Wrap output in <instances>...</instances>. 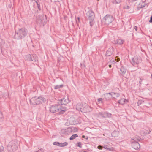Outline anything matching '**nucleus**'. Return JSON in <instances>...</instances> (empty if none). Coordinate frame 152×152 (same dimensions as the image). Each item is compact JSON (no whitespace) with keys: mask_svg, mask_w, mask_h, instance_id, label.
<instances>
[{"mask_svg":"<svg viewBox=\"0 0 152 152\" xmlns=\"http://www.w3.org/2000/svg\"><path fill=\"white\" fill-rule=\"evenodd\" d=\"M27 33V30L25 28L20 29L18 32H15L14 38L18 40L21 39L26 37Z\"/></svg>","mask_w":152,"mask_h":152,"instance_id":"f257e3e1","label":"nucleus"},{"mask_svg":"<svg viewBox=\"0 0 152 152\" xmlns=\"http://www.w3.org/2000/svg\"><path fill=\"white\" fill-rule=\"evenodd\" d=\"M76 108L77 110L83 112H87L91 111V108L86 103L83 104L81 103H79L76 106Z\"/></svg>","mask_w":152,"mask_h":152,"instance_id":"f03ea898","label":"nucleus"},{"mask_svg":"<svg viewBox=\"0 0 152 152\" xmlns=\"http://www.w3.org/2000/svg\"><path fill=\"white\" fill-rule=\"evenodd\" d=\"M45 101V99L42 97H34L30 100L31 104L32 105H38L44 103Z\"/></svg>","mask_w":152,"mask_h":152,"instance_id":"7ed1b4c3","label":"nucleus"},{"mask_svg":"<svg viewBox=\"0 0 152 152\" xmlns=\"http://www.w3.org/2000/svg\"><path fill=\"white\" fill-rule=\"evenodd\" d=\"M18 148V145L15 141L10 142L7 147V150L9 152H14Z\"/></svg>","mask_w":152,"mask_h":152,"instance_id":"20e7f679","label":"nucleus"},{"mask_svg":"<svg viewBox=\"0 0 152 152\" xmlns=\"http://www.w3.org/2000/svg\"><path fill=\"white\" fill-rule=\"evenodd\" d=\"M47 17L45 15H39L37 18V23L40 26H44L47 22Z\"/></svg>","mask_w":152,"mask_h":152,"instance_id":"39448f33","label":"nucleus"},{"mask_svg":"<svg viewBox=\"0 0 152 152\" xmlns=\"http://www.w3.org/2000/svg\"><path fill=\"white\" fill-rule=\"evenodd\" d=\"M141 138L138 137L136 139L135 138L132 139L131 141V145L132 147L135 150H138L140 148V145L138 142L136 141V139L137 141L140 140Z\"/></svg>","mask_w":152,"mask_h":152,"instance_id":"423d86ee","label":"nucleus"},{"mask_svg":"<svg viewBox=\"0 0 152 152\" xmlns=\"http://www.w3.org/2000/svg\"><path fill=\"white\" fill-rule=\"evenodd\" d=\"M86 15L88 19L90 20V25L91 26H92L94 24L93 20L95 16V14L92 10H89L87 12Z\"/></svg>","mask_w":152,"mask_h":152,"instance_id":"0eeeda50","label":"nucleus"},{"mask_svg":"<svg viewBox=\"0 0 152 152\" xmlns=\"http://www.w3.org/2000/svg\"><path fill=\"white\" fill-rule=\"evenodd\" d=\"M113 16L110 15H107L103 19V21L105 24L108 25L113 20Z\"/></svg>","mask_w":152,"mask_h":152,"instance_id":"6e6552de","label":"nucleus"},{"mask_svg":"<svg viewBox=\"0 0 152 152\" xmlns=\"http://www.w3.org/2000/svg\"><path fill=\"white\" fill-rule=\"evenodd\" d=\"M141 61L140 57L139 56H136L132 58L131 62L133 66H135L140 63Z\"/></svg>","mask_w":152,"mask_h":152,"instance_id":"1a4fd4ad","label":"nucleus"},{"mask_svg":"<svg viewBox=\"0 0 152 152\" xmlns=\"http://www.w3.org/2000/svg\"><path fill=\"white\" fill-rule=\"evenodd\" d=\"M77 129L75 128H68L65 129H62L61 130V133L62 134L65 135L69 134H70L73 131H75L77 130Z\"/></svg>","mask_w":152,"mask_h":152,"instance_id":"9d476101","label":"nucleus"},{"mask_svg":"<svg viewBox=\"0 0 152 152\" xmlns=\"http://www.w3.org/2000/svg\"><path fill=\"white\" fill-rule=\"evenodd\" d=\"M25 58L26 60L29 61L36 62L38 60L37 57L35 55L32 56L31 54H28L26 56Z\"/></svg>","mask_w":152,"mask_h":152,"instance_id":"9b49d317","label":"nucleus"},{"mask_svg":"<svg viewBox=\"0 0 152 152\" xmlns=\"http://www.w3.org/2000/svg\"><path fill=\"white\" fill-rule=\"evenodd\" d=\"M60 106L58 105H52L50 107V111L52 113H54L57 112H58V108H60Z\"/></svg>","mask_w":152,"mask_h":152,"instance_id":"f8f14e48","label":"nucleus"},{"mask_svg":"<svg viewBox=\"0 0 152 152\" xmlns=\"http://www.w3.org/2000/svg\"><path fill=\"white\" fill-rule=\"evenodd\" d=\"M75 124V119L73 117H71L67 120L65 124V125L66 126H68L70 125Z\"/></svg>","mask_w":152,"mask_h":152,"instance_id":"ddd939ff","label":"nucleus"},{"mask_svg":"<svg viewBox=\"0 0 152 152\" xmlns=\"http://www.w3.org/2000/svg\"><path fill=\"white\" fill-rule=\"evenodd\" d=\"M61 104H66L68 103L69 100L68 97H65L59 100Z\"/></svg>","mask_w":152,"mask_h":152,"instance_id":"4468645a","label":"nucleus"},{"mask_svg":"<svg viewBox=\"0 0 152 152\" xmlns=\"http://www.w3.org/2000/svg\"><path fill=\"white\" fill-rule=\"evenodd\" d=\"M58 105L60 106V108H59L58 110V112L60 114H63L67 110L66 108L64 107H63L61 105L59 104Z\"/></svg>","mask_w":152,"mask_h":152,"instance_id":"2eb2a0df","label":"nucleus"},{"mask_svg":"<svg viewBox=\"0 0 152 152\" xmlns=\"http://www.w3.org/2000/svg\"><path fill=\"white\" fill-rule=\"evenodd\" d=\"M113 47H111L109 48L107 51L105 55L106 56H110L113 53Z\"/></svg>","mask_w":152,"mask_h":152,"instance_id":"dca6fc26","label":"nucleus"},{"mask_svg":"<svg viewBox=\"0 0 152 152\" xmlns=\"http://www.w3.org/2000/svg\"><path fill=\"white\" fill-rule=\"evenodd\" d=\"M127 69L126 67L124 66H122L120 69V74L121 75L125 74L126 71Z\"/></svg>","mask_w":152,"mask_h":152,"instance_id":"f3484780","label":"nucleus"},{"mask_svg":"<svg viewBox=\"0 0 152 152\" xmlns=\"http://www.w3.org/2000/svg\"><path fill=\"white\" fill-rule=\"evenodd\" d=\"M151 132V130H150L149 129V131L146 130H143L141 131L140 133L142 136H144L149 134Z\"/></svg>","mask_w":152,"mask_h":152,"instance_id":"a211bd4d","label":"nucleus"},{"mask_svg":"<svg viewBox=\"0 0 152 152\" xmlns=\"http://www.w3.org/2000/svg\"><path fill=\"white\" fill-rule=\"evenodd\" d=\"M124 42V41L123 40L121 39H119L115 40L114 43L118 45H121Z\"/></svg>","mask_w":152,"mask_h":152,"instance_id":"6ab92c4d","label":"nucleus"},{"mask_svg":"<svg viewBox=\"0 0 152 152\" xmlns=\"http://www.w3.org/2000/svg\"><path fill=\"white\" fill-rule=\"evenodd\" d=\"M119 133L118 131L115 130L113 131L111 133V135L112 137H116L119 135Z\"/></svg>","mask_w":152,"mask_h":152,"instance_id":"aec40b11","label":"nucleus"},{"mask_svg":"<svg viewBox=\"0 0 152 152\" xmlns=\"http://www.w3.org/2000/svg\"><path fill=\"white\" fill-rule=\"evenodd\" d=\"M111 116L112 114L111 113L106 112H104V118H110L111 117Z\"/></svg>","mask_w":152,"mask_h":152,"instance_id":"412c9836","label":"nucleus"},{"mask_svg":"<svg viewBox=\"0 0 152 152\" xmlns=\"http://www.w3.org/2000/svg\"><path fill=\"white\" fill-rule=\"evenodd\" d=\"M104 96L105 100L106 101H108L110 100L111 98L112 97V96L109 95L108 94H107L106 93L104 94Z\"/></svg>","mask_w":152,"mask_h":152,"instance_id":"4be33fe9","label":"nucleus"},{"mask_svg":"<svg viewBox=\"0 0 152 152\" xmlns=\"http://www.w3.org/2000/svg\"><path fill=\"white\" fill-rule=\"evenodd\" d=\"M126 100V99L124 98L121 99L120 100H119L118 101V102L120 104H124Z\"/></svg>","mask_w":152,"mask_h":152,"instance_id":"5701e85b","label":"nucleus"},{"mask_svg":"<svg viewBox=\"0 0 152 152\" xmlns=\"http://www.w3.org/2000/svg\"><path fill=\"white\" fill-rule=\"evenodd\" d=\"M78 137V135L77 134H74L71 136L70 137L69 139L70 140H73L75 139L76 137Z\"/></svg>","mask_w":152,"mask_h":152,"instance_id":"b1692460","label":"nucleus"},{"mask_svg":"<svg viewBox=\"0 0 152 152\" xmlns=\"http://www.w3.org/2000/svg\"><path fill=\"white\" fill-rule=\"evenodd\" d=\"M68 145L67 142H64L63 143H60V147H64L65 146H67Z\"/></svg>","mask_w":152,"mask_h":152,"instance_id":"393cba45","label":"nucleus"},{"mask_svg":"<svg viewBox=\"0 0 152 152\" xmlns=\"http://www.w3.org/2000/svg\"><path fill=\"white\" fill-rule=\"evenodd\" d=\"M98 116H101L102 118H104V112H99L97 114Z\"/></svg>","mask_w":152,"mask_h":152,"instance_id":"a878e982","label":"nucleus"},{"mask_svg":"<svg viewBox=\"0 0 152 152\" xmlns=\"http://www.w3.org/2000/svg\"><path fill=\"white\" fill-rule=\"evenodd\" d=\"M60 143L59 142H53V144L55 145H57L58 146H60Z\"/></svg>","mask_w":152,"mask_h":152,"instance_id":"bb28decb","label":"nucleus"},{"mask_svg":"<svg viewBox=\"0 0 152 152\" xmlns=\"http://www.w3.org/2000/svg\"><path fill=\"white\" fill-rule=\"evenodd\" d=\"M112 94L114 95H115V96L114 97V98H115L116 97H119L120 95L118 93H112Z\"/></svg>","mask_w":152,"mask_h":152,"instance_id":"cd10ccee","label":"nucleus"},{"mask_svg":"<svg viewBox=\"0 0 152 152\" xmlns=\"http://www.w3.org/2000/svg\"><path fill=\"white\" fill-rule=\"evenodd\" d=\"M107 145H106V146H105L104 147V148L105 149H107V150H109V151H113V148H107Z\"/></svg>","mask_w":152,"mask_h":152,"instance_id":"c85d7f7f","label":"nucleus"},{"mask_svg":"<svg viewBox=\"0 0 152 152\" xmlns=\"http://www.w3.org/2000/svg\"><path fill=\"white\" fill-rule=\"evenodd\" d=\"M63 85H56L54 87V89H58L62 87Z\"/></svg>","mask_w":152,"mask_h":152,"instance_id":"c756f323","label":"nucleus"},{"mask_svg":"<svg viewBox=\"0 0 152 152\" xmlns=\"http://www.w3.org/2000/svg\"><path fill=\"white\" fill-rule=\"evenodd\" d=\"M0 152H4V148L2 146H0Z\"/></svg>","mask_w":152,"mask_h":152,"instance_id":"7c9ffc66","label":"nucleus"},{"mask_svg":"<svg viewBox=\"0 0 152 152\" xmlns=\"http://www.w3.org/2000/svg\"><path fill=\"white\" fill-rule=\"evenodd\" d=\"M120 60V59L119 58H116L114 60H113V61L114 62V63H115V61H116V62H118Z\"/></svg>","mask_w":152,"mask_h":152,"instance_id":"2f4dec72","label":"nucleus"},{"mask_svg":"<svg viewBox=\"0 0 152 152\" xmlns=\"http://www.w3.org/2000/svg\"><path fill=\"white\" fill-rule=\"evenodd\" d=\"M36 3L37 4V7L38 10H41V9L40 8V5L39 4V3L38 2H36Z\"/></svg>","mask_w":152,"mask_h":152,"instance_id":"473e14b6","label":"nucleus"},{"mask_svg":"<svg viewBox=\"0 0 152 152\" xmlns=\"http://www.w3.org/2000/svg\"><path fill=\"white\" fill-rule=\"evenodd\" d=\"M115 2H114V3L116 4H118L120 3L121 1V0H115Z\"/></svg>","mask_w":152,"mask_h":152,"instance_id":"72a5a7b5","label":"nucleus"},{"mask_svg":"<svg viewBox=\"0 0 152 152\" xmlns=\"http://www.w3.org/2000/svg\"><path fill=\"white\" fill-rule=\"evenodd\" d=\"M77 146L79 147H80V148H81L82 147V146H81V143L80 142H77Z\"/></svg>","mask_w":152,"mask_h":152,"instance_id":"f704fd0d","label":"nucleus"},{"mask_svg":"<svg viewBox=\"0 0 152 152\" xmlns=\"http://www.w3.org/2000/svg\"><path fill=\"white\" fill-rule=\"evenodd\" d=\"M142 101L141 100H139V101H138V102H137V105H140V104H141L142 103Z\"/></svg>","mask_w":152,"mask_h":152,"instance_id":"c9c22d12","label":"nucleus"},{"mask_svg":"<svg viewBox=\"0 0 152 152\" xmlns=\"http://www.w3.org/2000/svg\"><path fill=\"white\" fill-rule=\"evenodd\" d=\"M102 98H99L98 99V101L99 102H100L101 103L102 102Z\"/></svg>","mask_w":152,"mask_h":152,"instance_id":"e433bc0d","label":"nucleus"},{"mask_svg":"<svg viewBox=\"0 0 152 152\" xmlns=\"http://www.w3.org/2000/svg\"><path fill=\"white\" fill-rule=\"evenodd\" d=\"M98 148L101 150L102 149V147L101 145H99L98 146Z\"/></svg>","mask_w":152,"mask_h":152,"instance_id":"4c0bfd02","label":"nucleus"},{"mask_svg":"<svg viewBox=\"0 0 152 152\" xmlns=\"http://www.w3.org/2000/svg\"><path fill=\"white\" fill-rule=\"evenodd\" d=\"M149 22L152 23V15L150 17V20L149 21Z\"/></svg>","mask_w":152,"mask_h":152,"instance_id":"58836bf2","label":"nucleus"},{"mask_svg":"<svg viewBox=\"0 0 152 152\" xmlns=\"http://www.w3.org/2000/svg\"><path fill=\"white\" fill-rule=\"evenodd\" d=\"M80 65L81 66V67L82 68H83V67H85V65L83 64H82L81 63L80 64Z\"/></svg>","mask_w":152,"mask_h":152,"instance_id":"ea45409f","label":"nucleus"},{"mask_svg":"<svg viewBox=\"0 0 152 152\" xmlns=\"http://www.w3.org/2000/svg\"><path fill=\"white\" fill-rule=\"evenodd\" d=\"M142 80H143V79H140V82H139L140 84H142Z\"/></svg>","mask_w":152,"mask_h":152,"instance_id":"a19ab883","label":"nucleus"},{"mask_svg":"<svg viewBox=\"0 0 152 152\" xmlns=\"http://www.w3.org/2000/svg\"><path fill=\"white\" fill-rule=\"evenodd\" d=\"M43 151V150L42 149H40L37 152H42V151Z\"/></svg>","mask_w":152,"mask_h":152,"instance_id":"79ce46f5","label":"nucleus"},{"mask_svg":"<svg viewBox=\"0 0 152 152\" xmlns=\"http://www.w3.org/2000/svg\"><path fill=\"white\" fill-rule=\"evenodd\" d=\"M2 113L0 111V118H2Z\"/></svg>","mask_w":152,"mask_h":152,"instance_id":"37998d69","label":"nucleus"},{"mask_svg":"<svg viewBox=\"0 0 152 152\" xmlns=\"http://www.w3.org/2000/svg\"><path fill=\"white\" fill-rule=\"evenodd\" d=\"M134 28L135 29L136 31H137V27L136 26H135L134 27Z\"/></svg>","mask_w":152,"mask_h":152,"instance_id":"c03bdc74","label":"nucleus"},{"mask_svg":"<svg viewBox=\"0 0 152 152\" xmlns=\"http://www.w3.org/2000/svg\"><path fill=\"white\" fill-rule=\"evenodd\" d=\"M129 7H130L129 6H127V7H125V8L127 10V9H129Z\"/></svg>","mask_w":152,"mask_h":152,"instance_id":"a18cd8bd","label":"nucleus"},{"mask_svg":"<svg viewBox=\"0 0 152 152\" xmlns=\"http://www.w3.org/2000/svg\"><path fill=\"white\" fill-rule=\"evenodd\" d=\"M112 93H107L106 94H109V95H110L111 96H112Z\"/></svg>","mask_w":152,"mask_h":152,"instance_id":"49530a36","label":"nucleus"},{"mask_svg":"<svg viewBox=\"0 0 152 152\" xmlns=\"http://www.w3.org/2000/svg\"><path fill=\"white\" fill-rule=\"evenodd\" d=\"M56 2H59L62 0H55Z\"/></svg>","mask_w":152,"mask_h":152,"instance_id":"de8ad7c7","label":"nucleus"},{"mask_svg":"<svg viewBox=\"0 0 152 152\" xmlns=\"http://www.w3.org/2000/svg\"><path fill=\"white\" fill-rule=\"evenodd\" d=\"M109 66L110 68H111V65L110 64L109 65Z\"/></svg>","mask_w":152,"mask_h":152,"instance_id":"09e8293b","label":"nucleus"},{"mask_svg":"<svg viewBox=\"0 0 152 152\" xmlns=\"http://www.w3.org/2000/svg\"><path fill=\"white\" fill-rule=\"evenodd\" d=\"M77 19L78 20V21L79 22V21H80V20H79L80 18H79L78 17V18H77Z\"/></svg>","mask_w":152,"mask_h":152,"instance_id":"8fccbe9b","label":"nucleus"},{"mask_svg":"<svg viewBox=\"0 0 152 152\" xmlns=\"http://www.w3.org/2000/svg\"><path fill=\"white\" fill-rule=\"evenodd\" d=\"M85 136H84V135H83V136H82V137H83V138H85Z\"/></svg>","mask_w":152,"mask_h":152,"instance_id":"3c124183","label":"nucleus"},{"mask_svg":"<svg viewBox=\"0 0 152 152\" xmlns=\"http://www.w3.org/2000/svg\"><path fill=\"white\" fill-rule=\"evenodd\" d=\"M88 139V137L87 136L86 137V139L87 140Z\"/></svg>","mask_w":152,"mask_h":152,"instance_id":"603ef678","label":"nucleus"},{"mask_svg":"<svg viewBox=\"0 0 152 152\" xmlns=\"http://www.w3.org/2000/svg\"><path fill=\"white\" fill-rule=\"evenodd\" d=\"M83 152H88L86 151H83Z\"/></svg>","mask_w":152,"mask_h":152,"instance_id":"864d4df0","label":"nucleus"},{"mask_svg":"<svg viewBox=\"0 0 152 152\" xmlns=\"http://www.w3.org/2000/svg\"><path fill=\"white\" fill-rule=\"evenodd\" d=\"M151 77H152V73L151 74Z\"/></svg>","mask_w":152,"mask_h":152,"instance_id":"5fc2aeb1","label":"nucleus"},{"mask_svg":"<svg viewBox=\"0 0 152 152\" xmlns=\"http://www.w3.org/2000/svg\"><path fill=\"white\" fill-rule=\"evenodd\" d=\"M76 22H77V20H76Z\"/></svg>","mask_w":152,"mask_h":152,"instance_id":"6e6d98bb","label":"nucleus"},{"mask_svg":"<svg viewBox=\"0 0 152 152\" xmlns=\"http://www.w3.org/2000/svg\"><path fill=\"white\" fill-rule=\"evenodd\" d=\"M42 152H44L43 151Z\"/></svg>","mask_w":152,"mask_h":152,"instance_id":"4d7b16f0","label":"nucleus"}]
</instances>
